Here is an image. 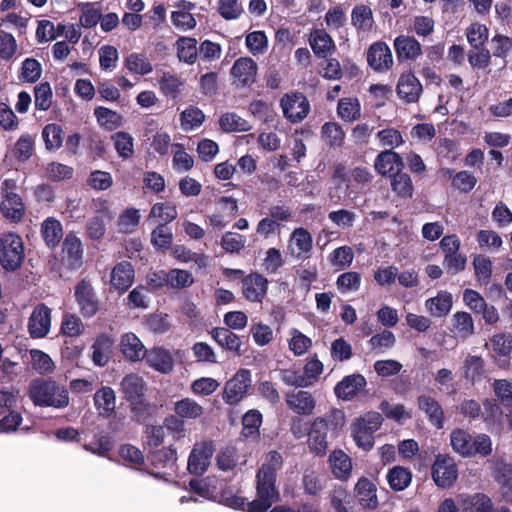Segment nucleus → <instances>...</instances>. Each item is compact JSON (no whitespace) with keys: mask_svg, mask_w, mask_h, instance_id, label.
<instances>
[{"mask_svg":"<svg viewBox=\"0 0 512 512\" xmlns=\"http://www.w3.org/2000/svg\"><path fill=\"white\" fill-rule=\"evenodd\" d=\"M283 460L276 451L269 452L257 473V497L247 503L249 512H266L273 503L278 501L279 493L275 487L276 472L282 467Z\"/></svg>","mask_w":512,"mask_h":512,"instance_id":"nucleus-1","label":"nucleus"},{"mask_svg":"<svg viewBox=\"0 0 512 512\" xmlns=\"http://www.w3.org/2000/svg\"><path fill=\"white\" fill-rule=\"evenodd\" d=\"M345 425V413L333 408L324 416L316 417L310 425L308 433V448L316 455H324L328 449V431L341 430Z\"/></svg>","mask_w":512,"mask_h":512,"instance_id":"nucleus-2","label":"nucleus"},{"mask_svg":"<svg viewBox=\"0 0 512 512\" xmlns=\"http://www.w3.org/2000/svg\"><path fill=\"white\" fill-rule=\"evenodd\" d=\"M29 397L35 405L42 407L64 408L69 404L66 388L52 380L32 381L29 386Z\"/></svg>","mask_w":512,"mask_h":512,"instance_id":"nucleus-3","label":"nucleus"},{"mask_svg":"<svg viewBox=\"0 0 512 512\" xmlns=\"http://www.w3.org/2000/svg\"><path fill=\"white\" fill-rule=\"evenodd\" d=\"M25 257L22 238L13 232L0 236V265L6 271L18 269Z\"/></svg>","mask_w":512,"mask_h":512,"instance_id":"nucleus-4","label":"nucleus"},{"mask_svg":"<svg viewBox=\"0 0 512 512\" xmlns=\"http://www.w3.org/2000/svg\"><path fill=\"white\" fill-rule=\"evenodd\" d=\"M382 416L377 412H368L358 418L351 426L352 437L358 447L370 450L374 445V433L382 424Z\"/></svg>","mask_w":512,"mask_h":512,"instance_id":"nucleus-5","label":"nucleus"},{"mask_svg":"<svg viewBox=\"0 0 512 512\" xmlns=\"http://www.w3.org/2000/svg\"><path fill=\"white\" fill-rule=\"evenodd\" d=\"M284 116L292 123L301 122L309 113L310 104L299 92L285 94L280 100Z\"/></svg>","mask_w":512,"mask_h":512,"instance_id":"nucleus-6","label":"nucleus"},{"mask_svg":"<svg viewBox=\"0 0 512 512\" xmlns=\"http://www.w3.org/2000/svg\"><path fill=\"white\" fill-rule=\"evenodd\" d=\"M313 249V238L310 232L302 227L296 228L290 234L287 253L297 261H305L310 258Z\"/></svg>","mask_w":512,"mask_h":512,"instance_id":"nucleus-7","label":"nucleus"},{"mask_svg":"<svg viewBox=\"0 0 512 512\" xmlns=\"http://www.w3.org/2000/svg\"><path fill=\"white\" fill-rule=\"evenodd\" d=\"M458 472L454 460L447 455H438L432 466V478L439 488H450L457 480Z\"/></svg>","mask_w":512,"mask_h":512,"instance_id":"nucleus-8","label":"nucleus"},{"mask_svg":"<svg viewBox=\"0 0 512 512\" xmlns=\"http://www.w3.org/2000/svg\"><path fill=\"white\" fill-rule=\"evenodd\" d=\"M251 386V372L247 369H240L224 387L223 400L228 404H235L241 401Z\"/></svg>","mask_w":512,"mask_h":512,"instance_id":"nucleus-9","label":"nucleus"},{"mask_svg":"<svg viewBox=\"0 0 512 512\" xmlns=\"http://www.w3.org/2000/svg\"><path fill=\"white\" fill-rule=\"evenodd\" d=\"M214 447L210 442L196 443L188 458V471L191 474L201 475L210 465Z\"/></svg>","mask_w":512,"mask_h":512,"instance_id":"nucleus-10","label":"nucleus"},{"mask_svg":"<svg viewBox=\"0 0 512 512\" xmlns=\"http://www.w3.org/2000/svg\"><path fill=\"white\" fill-rule=\"evenodd\" d=\"M258 66L250 57H240L237 59L232 68L231 76L236 86H250L256 81Z\"/></svg>","mask_w":512,"mask_h":512,"instance_id":"nucleus-11","label":"nucleus"},{"mask_svg":"<svg viewBox=\"0 0 512 512\" xmlns=\"http://www.w3.org/2000/svg\"><path fill=\"white\" fill-rule=\"evenodd\" d=\"M285 403L297 415L309 416L313 414L316 400L312 393L305 390H292L285 394Z\"/></svg>","mask_w":512,"mask_h":512,"instance_id":"nucleus-12","label":"nucleus"},{"mask_svg":"<svg viewBox=\"0 0 512 512\" xmlns=\"http://www.w3.org/2000/svg\"><path fill=\"white\" fill-rule=\"evenodd\" d=\"M51 328V309L45 304H38L28 321V331L32 338L45 337Z\"/></svg>","mask_w":512,"mask_h":512,"instance_id":"nucleus-13","label":"nucleus"},{"mask_svg":"<svg viewBox=\"0 0 512 512\" xmlns=\"http://www.w3.org/2000/svg\"><path fill=\"white\" fill-rule=\"evenodd\" d=\"M367 61L369 66L377 72H386L394 64L389 46L382 41L375 42L369 47Z\"/></svg>","mask_w":512,"mask_h":512,"instance_id":"nucleus-14","label":"nucleus"},{"mask_svg":"<svg viewBox=\"0 0 512 512\" xmlns=\"http://www.w3.org/2000/svg\"><path fill=\"white\" fill-rule=\"evenodd\" d=\"M268 280L259 273H251L242 280V294L250 302L260 303L265 298Z\"/></svg>","mask_w":512,"mask_h":512,"instance_id":"nucleus-15","label":"nucleus"},{"mask_svg":"<svg viewBox=\"0 0 512 512\" xmlns=\"http://www.w3.org/2000/svg\"><path fill=\"white\" fill-rule=\"evenodd\" d=\"M481 418L492 433H501L504 429V413L501 404L494 399L485 398L482 402Z\"/></svg>","mask_w":512,"mask_h":512,"instance_id":"nucleus-16","label":"nucleus"},{"mask_svg":"<svg viewBox=\"0 0 512 512\" xmlns=\"http://www.w3.org/2000/svg\"><path fill=\"white\" fill-rule=\"evenodd\" d=\"M83 249L81 240L73 233L65 237L62 248V263L69 269H78L82 265Z\"/></svg>","mask_w":512,"mask_h":512,"instance_id":"nucleus-17","label":"nucleus"},{"mask_svg":"<svg viewBox=\"0 0 512 512\" xmlns=\"http://www.w3.org/2000/svg\"><path fill=\"white\" fill-rule=\"evenodd\" d=\"M393 46L398 61H414L422 54L421 44L412 36L396 37Z\"/></svg>","mask_w":512,"mask_h":512,"instance_id":"nucleus-18","label":"nucleus"},{"mask_svg":"<svg viewBox=\"0 0 512 512\" xmlns=\"http://www.w3.org/2000/svg\"><path fill=\"white\" fill-rule=\"evenodd\" d=\"M422 93V85L412 73L402 74L397 85V94L400 99L407 103L418 101Z\"/></svg>","mask_w":512,"mask_h":512,"instance_id":"nucleus-19","label":"nucleus"},{"mask_svg":"<svg viewBox=\"0 0 512 512\" xmlns=\"http://www.w3.org/2000/svg\"><path fill=\"white\" fill-rule=\"evenodd\" d=\"M75 297L84 316L91 317L95 315L98 310V302L89 283L86 281L80 282L76 287Z\"/></svg>","mask_w":512,"mask_h":512,"instance_id":"nucleus-20","label":"nucleus"},{"mask_svg":"<svg viewBox=\"0 0 512 512\" xmlns=\"http://www.w3.org/2000/svg\"><path fill=\"white\" fill-rule=\"evenodd\" d=\"M366 386V379L360 374L344 377L334 388L338 398L349 400L360 393Z\"/></svg>","mask_w":512,"mask_h":512,"instance_id":"nucleus-21","label":"nucleus"},{"mask_svg":"<svg viewBox=\"0 0 512 512\" xmlns=\"http://www.w3.org/2000/svg\"><path fill=\"white\" fill-rule=\"evenodd\" d=\"M450 332L461 340H465L474 334V321L468 312H455L450 318Z\"/></svg>","mask_w":512,"mask_h":512,"instance_id":"nucleus-22","label":"nucleus"},{"mask_svg":"<svg viewBox=\"0 0 512 512\" xmlns=\"http://www.w3.org/2000/svg\"><path fill=\"white\" fill-rule=\"evenodd\" d=\"M160 92L169 98H177L185 87V81L178 74L161 71L158 78Z\"/></svg>","mask_w":512,"mask_h":512,"instance_id":"nucleus-23","label":"nucleus"},{"mask_svg":"<svg viewBox=\"0 0 512 512\" xmlns=\"http://www.w3.org/2000/svg\"><path fill=\"white\" fill-rule=\"evenodd\" d=\"M120 349L123 356L132 362L145 358L148 351L134 333H126L122 336Z\"/></svg>","mask_w":512,"mask_h":512,"instance_id":"nucleus-24","label":"nucleus"},{"mask_svg":"<svg viewBox=\"0 0 512 512\" xmlns=\"http://www.w3.org/2000/svg\"><path fill=\"white\" fill-rule=\"evenodd\" d=\"M404 163L399 154L392 150H385L379 153L374 162L375 170L381 174L398 173L403 168Z\"/></svg>","mask_w":512,"mask_h":512,"instance_id":"nucleus-25","label":"nucleus"},{"mask_svg":"<svg viewBox=\"0 0 512 512\" xmlns=\"http://www.w3.org/2000/svg\"><path fill=\"white\" fill-rule=\"evenodd\" d=\"M145 357L149 366L161 373L167 374L173 370V357L167 349L154 347L147 351Z\"/></svg>","mask_w":512,"mask_h":512,"instance_id":"nucleus-26","label":"nucleus"},{"mask_svg":"<svg viewBox=\"0 0 512 512\" xmlns=\"http://www.w3.org/2000/svg\"><path fill=\"white\" fill-rule=\"evenodd\" d=\"M121 391L131 404L141 403L145 391L144 381L136 374L126 375L121 381Z\"/></svg>","mask_w":512,"mask_h":512,"instance_id":"nucleus-27","label":"nucleus"},{"mask_svg":"<svg viewBox=\"0 0 512 512\" xmlns=\"http://www.w3.org/2000/svg\"><path fill=\"white\" fill-rule=\"evenodd\" d=\"M376 486L369 479L362 477L355 486L356 497L363 508L375 509L378 506Z\"/></svg>","mask_w":512,"mask_h":512,"instance_id":"nucleus-28","label":"nucleus"},{"mask_svg":"<svg viewBox=\"0 0 512 512\" xmlns=\"http://www.w3.org/2000/svg\"><path fill=\"white\" fill-rule=\"evenodd\" d=\"M329 465L333 475L339 480H347L352 470L350 457L342 450H334L329 455Z\"/></svg>","mask_w":512,"mask_h":512,"instance_id":"nucleus-29","label":"nucleus"},{"mask_svg":"<svg viewBox=\"0 0 512 512\" xmlns=\"http://www.w3.org/2000/svg\"><path fill=\"white\" fill-rule=\"evenodd\" d=\"M309 43L314 54L320 58H326L335 50L333 39L323 29L314 30L310 34Z\"/></svg>","mask_w":512,"mask_h":512,"instance_id":"nucleus-30","label":"nucleus"},{"mask_svg":"<svg viewBox=\"0 0 512 512\" xmlns=\"http://www.w3.org/2000/svg\"><path fill=\"white\" fill-rule=\"evenodd\" d=\"M2 215L12 221L19 222L25 214V206L20 195H6L0 202Z\"/></svg>","mask_w":512,"mask_h":512,"instance_id":"nucleus-31","label":"nucleus"},{"mask_svg":"<svg viewBox=\"0 0 512 512\" xmlns=\"http://www.w3.org/2000/svg\"><path fill=\"white\" fill-rule=\"evenodd\" d=\"M453 305L452 295L447 291H440L435 297L425 301L427 312L434 317H444Z\"/></svg>","mask_w":512,"mask_h":512,"instance_id":"nucleus-32","label":"nucleus"},{"mask_svg":"<svg viewBox=\"0 0 512 512\" xmlns=\"http://www.w3.org/2000/svg\"><path fill=\"white\" fill-rule=\"evenodd\" d=\"M123 65L130 73L141 76L153 71V65L148 57L139 52H132L124 57Z\"/></svg>","mask_w":512,"mask_h":512,"instance_id":"nucleus-33","label":"nucleus"},{"mask_svg":"<svg viewBox=\"0 0 512 512\" xmlns=\"http://www.w3.org/2000/svg\"><path fill=\"white\" fill-rule=\"evenodd\" d=\"M459 497L466 511L494 512L491 498L483 493H475L473 495L461 494Z\"/></svg>","mask_w":512,"mask_h":512,"instance_id":"nucleus-34","label":"nucleus"},{"mask_svg":"<svg viewBox=\"0 0 512 512\" xmlns=\"http://www.w3.org/2000/svg\"><path fill=\"white\" fill-rule=\"evenodd\" d=\"M212 338L222 348L239 354L241 348L240 338L228 328L218 327L211 331Z\"/></svg>","mask_w":512,"mask_h":512,"instance_id":"nucleus-35","label":"nucleus"},{"mask_svg":"<svg viewBox=\"0 0 512 512\" xmlns=\"http://www.w3.org/2000/svg\"><path fill=\"white\" fill-rule=\"evenodd\" d=\"M134 278V270L130 263L122 262L114 267L111 273V284L120 291L128 289Z\"/></svg>","mask_w":512,"mask_h":512,"instance_id":"nucleus-36","label":"nucleus"},{"mask_svg":"<svg viewBox=\"0 0 512 512\" xmlns=\"http://www.w3.org/2000/svg\"><path fill=\"white\" fill-rule=\"evenodd\" d=\"M419 408L429 417L430 422L437 428L443 426L444 413L440 404L432 397L422 395L418 398Z\"/></svg>","mask_w":512,"mask_h":512,"instance_id":"nucleus-37","label":"nucleus"},{"mask_svg":"<svg viewBox=\"0 0 512 512\" xmlns=\"http://www.w3.org/2000/svg\"><path fill=\"white\" fill-rule=\"evenodd\" d=\"M352 25L362 32H369L374 25L372 10L367 5H356L351 12Z\"/></svg>","mask_w":512,"mask_h":512,"instance_id":"nucleus-38","label":"nucleus"},{"mask_svg":"<svg viewBox=\"0 0 512 512\" xmlns=\"http://www.w3.org/2000/svg\"><path fill=\"white\" fill-rule=\"evenodd\" d=\"M94 404L100 415L110 416L116 406L114 390L110 387H102L94 395Z\"/></svg>","mask_w":512,"mask_h":512,"instance_id":"nucleus-39","label":"nucleus"},{"mask_svg":"<svg viewBox=\"0 0 512 512\" xmlns=\"http://www.w3.org/2000/svg\"><path fill=\"white\" fill-rule=\"evenodd\" d=\"M484 359L477 355H467L463 362L464 378L472 383L481 381L485 369Z\"/></svg>","mask_w":512,"mask_h":512,"instance_id":"nucleus-40","label":"nucleus"},{"mask_svg":"<svg viewBox=\"0 0 512 512\" xmlns=\"http://www.w3.org/2000/svg\"><path fill=\"white\" fill-rule=\"evenodd\" d=\"M112 345L113 340L110 336L102 334L97 337L92 345V360L94 364L104 366L108 362Z\"/></svg>","mask_w":512,"mask_h":512,"instance_id":"nucleus-41","label":"nucleus"},{"mask_svg":"<svg viewBox=\"0 0 512 512\" xmlns=\"http://www.w3.org/2000/svg\"><path fill=\"white\" fill-rule=\"evenodd\" d=\"M193 282V276L189 271L171 269L166 274H163V281H160L157 285L166 284L174 289H182L191 286Z\"/></svg>","mask_w":512,"mask_h":512,"instance_id":"nucleus-42","label":"nucleus"},{"mask_svg":"<svg viewBox=\"0 0 512 512\" xmlns=\"http://www.w3.org/2000/svg\"><path fill=\"white\" fill-rule=\"evenodd\" d=\"M452 449L461 456L472 455L473 437L464 429H455L450 435Z\"/></svg>","mask_w":512,"mask_h":512,"instance_id":"nucleus-43","label":"nucleus"},{"mask_svg":"<svg viewBox=\"0 0 512 512\" xmlns=\"http://www.w3.org/2000/svg\"><path fill=\"white\" fill-rule=\"evenodd\" d=\"M41 234L45 243L55 247L63 236L62 224L54 217H49L41 225Z\"/></svg>","mask_w":512,"mask_h":512,"instance_id":"nucleus-44","label":"nucleus"},{"mask_svg":"<svg viewBox=\"0 0 512 512\" xmlns=\"http://www.w3.org/2000/svg\"><path fill=\"white\" fill-rule=\"evenodd\" d=\"M387 481L394 491H403L412 481V473L408 468L395 466L387 473Z\"/></svg>","mask_w":512,"mask_h":512,"instance_id":"nucleus-45","label":"nucleus"},{"mask_svg":"<svg viewBox=\"0 0 512 512\" xmlns=\"http://www.w3.org/2000/svg\"><path fill=\"white\" fill-rule=\"evenodd\" d=\"M177 217V209L170 203H155L148 216V220H153L158 225L166 226Z\"/></svg>","mask_w":512,"mask_h":512,"instance_id":"nucleus-46","label":"nucleus"},{"mask_svg":"<svg viewBox=\"0 0 512 512\" xmlns=\"http://www.w3.org/2000/svg\"><path fill=\"white\" fill-rule=\"evenodd\" d=\"M174 412L184 419H197L203 412V407L191 398H184L174 404Z\"/></svg>","mask_w":512,"mask_h":512,"instance_id":"nucleus-47","label":"nucleus"},{"mask_svg":"<svg viewBox=\"0 0 512 512\" xmlns=\"http://www.w3.org/2000/svg\"><path fill=\"white\" fill-rule=\"evenodd\" d=\"M304 490L309 495H318L325 486V477L313 468L305 469L302 479Z\"/></svg>","mask_w":512,"mask_h":512,"instance_id":"nucleus-48","label":"nucleus"},{"mask_svg":"<svg viewBox=\"0 0 512 512\" xmlns=\"http://www.w3.org/2000/svg\"><path fill=\"white\" fill-rule=\"evenodd\" d=\"M360 103L357 98H342L339 100L337 113L341 119L353 122L360 117Z\"/></svg>","mask_w":512,"mask_h":512,"instance_id":"nucleus-49","label":"nucleus"},{"mask_svg":"<svg viewBox=\"0 0 512 512\" xmlns=\"http://www.w3.org/2000/svg\"><path fill=\"white\" fill-rule=\"evenodd\" d=\"M491 387L496 397V402L506 407L512 406V380L495 379Z\"/></svg>","mask_w":512,"mask_h":512,"instance_id":"nucleus-50","label":"nucleus"},{"mask_svg":"<svg viewBox=\"0 0 512 512\" xmlns=\"http://www.w3.org/2000/svg\"><path fill=\"white\" fill-rule=\"evenodd\" d=\"M34 152V138L29 134H22L15 142L12 153L20 162H25Z\"/></svg>","mask_w":512,"mask_h":512,"instance_id":"nucleus-51","label":"nucleus"},{"mask_svg":"<svg viewBox=\"0 0 512 512\" xmlns=\"http://www.w3.org/2000/svg\"><path fill=\"white\" fill-rule=\"evenodd\" d=\"M112 140L114 147L121 158L128 159L133 155L134 139L130 134L119 131L112 135Z\"/></svg>","mask_w":512,"mask_h":512,"instance_id":"nucleus-52","label":"nucleus"},{"mask_svg":"<svg viewBox=\"0 0 512 512\" xmlns=\"http://www.w3.org/2000/svg\"><path fill=\"white\" fill-rule=\"evenodd\" d=\"M194 38L182 37L177 41V54L180 61L192 64L197 59V47Z\"/></svg>","mask_w":512,"mask_h":512,"instance_id":"nucleus-53","label":"nucleus"},{"mask_svg":"<svg viewBox=\"0 0 512 512\" xmlns=\"http://www.w3.org/2000/svg\"><path fill=\"white\" fill-rule=\"evenodd\" d=\"M221 128L226 132H244L251 126L247 120L235 113H226L219 120Z\"/></svg>","mask_w":512,"mask_h":512,"instance_id":"nucleus-54","label":"nucleus"},{"mask_svg":"<svg viewBox=\"0 0 512 512\" xmlns=\"http://www.w3.org/2000/svg\"><path fill=\"white\" fill-rule=\"evenodd\" d=\"M245 44L249 52L256 56L266 52L268 39L263 31H253L246 35Z\"/></svg>","mask_w":512,"mask_h":512,"instance_id":"nucleus-55","label":"nucleus"},{"mask_svg":"<svg viewBox=\"0 0 512 512\" xmlns=\"http://www.w3.org/2000/svg\"><path fill=\"white\" fill-rule=\"evenodd\" d=\"M353 259L354 253L349 246L338 247L329 255V261L331 265L339 270L350 267Z\"/></svg>","mask_w":512,"mask_h":512,"instance_id":"nucleus-56","label":"nucleus"},{"mask_svg":"<svg viewBox=\"0 0 512 512\" xmlns=\"http://www.w3.org/2000/svg\"><path fill=\"white\" fill-rule=\"evenodd\" d=\"M322 139L330 146H340L345 137L341 126L334 122L325 123L321 129Z\"/></svg>","mask_w":512,"mask_h":512,"instance_id":"nucleus-57","label":"nucleus"},{"mask_svg":"<svg viewBox=\"0 0 512 512\" xmlns=\"http://www.w3.org/2000/svg\"><path fill=\"white\" fill-rule=\"evenodd\" d=\"M491 346L493 352L498 356H508L512 352V336L505 333H498L490 338L485 346Z\"/></svg>","mask_w":512,"mask_h":512,"instance_id":"nucleus-58","label":"nucleus"},{"mask_svg":"<svg viewBox=\"0 0 512 512\" xmlns=\"http://www.w3.org/2000/svg\"><path fill=\"white\" fill-rule=\"evenodd\" d=\"M392 190L400 197L410 198L413 194V184L410 176L406 173H395L391 181Z\"/></svg>","mask_w":512,"mask_h":512,"instance_id":"nucleus-59","label":"nucleus"},{"mask_svg":"<svg viewBox=\"0 0 512 512\" xmlns=\"http://www.w3.org/2000/svg\"><path fill=\"white\" fill-rule=\"evenodd\" d=\"M336 285L341 293L357 291L361 285V275L354 271L345 272L338 276Z\"/></svg>","mask_w":512,"mask_h":512,"instance_id":"nucleus-60","label":"nucleus"},{"mask_svg":"<svg viewBox=\"0 0 512 512\" xmlns=\"http://www.w3.org/2000/svg\"><path fill=\"white\" fill-rule=\"evenodd\" d=\"M98 53L102 70L111 72L117 67L119 54L114 46L104 45L99 49Z\"/></svg>","mask_w":512,"mask_h":512,"instance_id":"nucleus-61","label":"nucleus"},{"mask_svg":"<svg viewBox=\"0 0 512 512\" xmlns=\"http://www.w3.org/2000/svg\"><path fill=\"white\" fill-rule=\"evenodd\" d=\"M289 349L295 356H301L308 351L312 345V341L309 337L305 336L300 331L293 329L290 332L289 338Z\"/></svg>","mask_w":512,"mask_h":512,"instance_id":"nucleus-62","label":"nucleus"},{"mask_svg":"<svg viewBox=\"0 0 512 512\" xmlns=\"http://www.w3.org/2000/svg\"><path fill=\"white\" fill-rule=\"evenodd\" d=\"M33 368L42 375L50 374L55 370V364L50 356L40 350H31Z\"/></svg>","mask_w":512,"mask_h":512,"instance_id":"nucleus-63","label":"nucleus"},{"mask_svg":"<svg viewBox=\"0 0 512 512\" xmlns=\"http://www.w3.org/2000/svg\"><path fill=\"white\" fill-rule=\"evenodd\" d=\"M494 476L497 483L507 493L512 491V465L498 462L495 465Z\"/></svg>","mask_w":512,"mask_h":512,"instance_id":"nucleus-64","label":"nucleus"}]
</instances>
